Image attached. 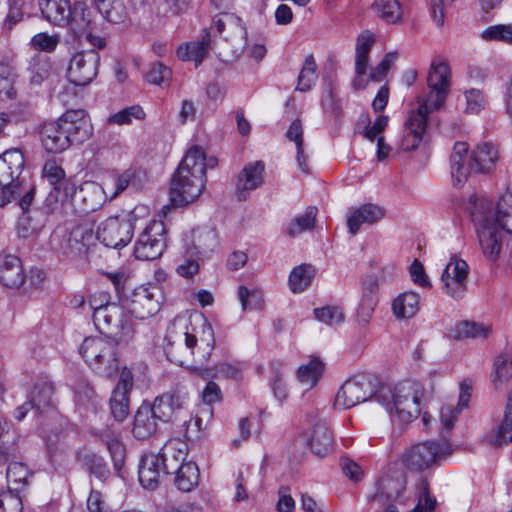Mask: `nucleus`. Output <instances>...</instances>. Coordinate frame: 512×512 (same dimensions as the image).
Wrapping results in <instances>:
<instances>
[{
	"label": "nucleus",
	"instance_id": "obj_8",
	"mask_svg": "<svg viewBox=\"0 0 512 512\" xmlns=\"http://www.w3.org/2000/svg\"><path fill=\"white\" fill-rule=\"evenodd\" d=\"M234 0H211L219 15L213 19L211 29H215L225 41H231V56L239 59L247 48V31L240 17L226 10L233 6Z\"/></svg>",
	"mask_w": 512,
	"mask_h": 512
},
{
	"label": "nucleus",
	"instance_id": "obj_47",
	"mask_svg": "<svg viewBox=\"0 0 512 512\" xmlns=\"http://www.w3.org/2000/svg\"><path fill=\"white\" fill-rule=\"evenodd\" d=\"M324 370V364L317 358L308 364L299 367L297 375L299 381L308 388L314 387L319 381Z\"/></svg>",
	"mask_w": 512,
	"mask_h": 512
},
{
	"label": "nucleus",
	"instance_id": "obj_16",
	"mask_svg": "<svg viewBox=\"0 0 512 512\" xmlns=\"http://www.w3.org/2000/svg\"><path fill=\"white\" fill-rule=\"evenodd\" d=\"M53 392L52 384L47 381L36 384L29 395L28 401L15 409V419L21 421L29 411H33L34 416L43 413L52 404Z\"/></svg>",
	"mask_w": 512,
	"mask_h": 512
},
{
	"label": "nucleus",
	"instance_id": "obj_23",
	"mask_svg": "<svg viewBox=\"0 0 512 512\" xmlns=\"http://www.w3.org/2000/svg\"><path fill=\"white\" fill-rule=\"evenodd\" d=\"M159 421L154 410L150 407V403L143 402L134 416L132 428L134 437L140 440L152 437L157 432Z\"/></svg>",
	"mask_w": 512,
	"mask_h": 512
},
{
	"label": "nucleus",
	"instance_id": "obj_10",
	"mask_svg": "<svg viewBox=\"0 0 512 512\" xmlns=\"http://www.w3.org/2000/svg\"><path fill=\"white\" fill-rule=\"evenodd\" d=\"M93 238L92 230L83 226H76L72 230L57 228L50 237V246L59 255L76 258L86 255Z\"/></svg>",
	"mask_w": 512,
	"mask_h": 512
},
{
	"label": "nucleus",
	"instance_id": "obj_4",
	"mask_svg": "<svg viewBox=\"0 0 512 512\" xmlns=\"http://www.w3.org/2000/svg\"><path fill=\"white\" fill-rule=\"evenodd\" d=\"M205 152L199 146L191 147L179 163L170 182V201L174 207H186L202 194L206 182Z\"/></svg>",
	"mask_w": 512,
	"mask_h": 512
},
{
	"label": "nucleus",
	"instance_id": "obj_60",
	"mask_svg": "<svg viewBox=\"0 0 512 512\" xmlns=\"http://www.w3.org/2000/svg\"><path fill=\"white\" fill-rule=\"evenodd\" d=\"M144 115L143 109L140 106L135 105L117 112L110 117L109 121L118 125H124L129 124L133 118L142 119Z\"/></svg>",
	"mask_w": 512,
	"mask_h": 512
},
{
	"label": "nucleus",
	"instance_id": "obj_56",
	"mask_svg": "<svg viewBox=\"0 0 512 512\" xmlns=\"http://www.w3.org/2000/svg\"><path fill=\"white\" fill-rule=\"evenodd\" d=\"M23 17V1L8 0V12L3 22L2 28L6 31H11L17 23L23 20Z\"/></svg>",
	"mask_w": 512,
	"mask_h": 512
},
{
	"label": "nucleus",
	"instance_id": "obj_39",
	"mask_svg": "<svg viewBox=\"0 0 512 512\" xmlns=\"http://www.w3.org/2000/svg\"><path fill=\"white\" fill-rule=\"evenodd\" d=\"M96 435L104 442L110 452L114 468L120 470L125 459V448L121 442L120 434L110 428L96 432Z\"/></svg>",
	"mask_w": 512,
	"mask_h": 512
},
{
	"label": "nucleus",
	"instance_id": "obj_59",
	"mask_svg": "<svg viewBox=\"0 0 512 512\" xmlns=\"http://www.w3.org/2000/svg\"><path fill=\"white\" fill-rule=\"evenodd\" d=\"M397 59V53H387L382 61L371 70L369 78L374 82H381L386 77L388 71Z\"/></svg>",
	"mask_w": 512,
	"mask_h": 512
},
{
	"label": "nucleus",
	"instance_id": "obj_25",
	"mask_svg": "<svg viewBox=\"0 0 512 512\" xmlns=\"http://www.w3.org/2000/svg\"><path fill=\"white\" fill-rule=\"evenodd\" d=\"M161 458L156 454L144 455L139 465V481L145 488L154 490L163 476L168 475L160 464Z\"/></svg>",
	"mask_w": 512,
	"mask_h": 512
},
{
	"label": "nucleus",
	"instance_id": "obj_61",
	"mask_svg": "<svg viewBox=\"0 0 512 512\" xmlns=\"http://www.w3.org/2000/svg\"><path fill=\"white\" fill-rule=\"evenodd\" d=\"M457 330L458 336L467 338H485L489 332L487 327L468 321L460 323Z\"/></svg>",
	"mask_w": 512,
	"mask_h": 512
},
{
	"label": "nucleus",
	"instance_id": "obj_38",
	"mask_svg": "<svg viewBox=\"0 0 512 512\" xmlns=\"http://www.w3.org/2000/svg\"><path fill=\"white\" fill-rule=\"evenodd\" d=\"M193 251L191 255H198L203 259L214 251L217 246V234L211 228H198L192 232Z\"/></svg>",
	"mask_w": 512,
	"mask_h": 512
},
{
	"label": "nucleus",
	"instance_id": "obj_44",
	"mask_svg": "<svg viewBox=\"0 0 512 512\" xmlns=\"http://www.w3.org/2000/svg\"><path fill=\"white\" fill-rule=\"evenodd\" d=\"M372 10L383 21L397 23L402 18V8L398 0H374Z\"/></svg>",
	"mask_w": 512,
	"mask_h": 512
},
{
	"label": "nucleus",
	"instance_id": "obj_24",
	"mask_svg": "<svg viewBox=\"0 0 512 512\" xmlns=\"http://www.w3.org/2000/svg\"><path fill=\"white\" fill-rule=\"evenodd\" d=\"M69 13L71 16H68L69 22L66 26H69L78 35H84L87 31L96 30L95 13L86 2L75 1Z\"/></svg>",
	"mask_w": 512,
	"mask_h": 512
},
{
	"label": "nucleus",
	"instance_id": "obj_36",
	"mask_svg": "<svg viewBox=\"0 0 512 512\" xmlns=\"http://www.w3.org/2000/svg\"><path fill=\"white\" fill-rule=\"evenodd\" d=\"M159 301L153 298V295L147 290L137 293L131 301L129 316L137 319H146L154 316L159 311Z\"/></svg>",
	"mask_w": 512,
	"mask_h": 512
},
{
	"label": "nucleus",
	"instance_id": "obj_26",
	"mask_svg": "<svg viewBox=\"0 0 512 512\" xmlns=\"http://www.w3.org/2000/svg\"><path fill=\"white\" fill-rule=\"evenodd\" d=\"M67 135L59 119L46 122L40 130V139L44 149L50 153H60L69 148Z\"/></svg>",
	"mask_w": 512,
	"mask_h": 512
},
{
	"label": "nucleus",
	"instance_id": "obj_64",
	"mask_svg": "<svg viewBox=\"0 0 512 512\" xmlns=\"http://www.w3.org/2000/svg\"><path fill=\"white\" fill-rule=\"evenodd\" d=\"M43 176L47 178L53 188L67 178L64 169L56 161H47L45 163Z\"/></svg>",
	"mask_w": 512,
	"mask_h": 512
},
{
	"label": "nucleus",
	"instance_id": "obj_45",
	"mask_svg": "<svg viewBox=\"0 0 512 512\" xmlns=\"http://www.w3.org/2000/svg\"><path fill=\"white\" fill-rule=\"evenodd\" d=\"M133 179V172L126 170L122 173H114L104 183V189L109 201L118 197L127 189Z\"/></svg>",
	"mask_w": 512,
	"mask_h": 512
},
{
	"label": "nucleus",
	"instance_id": "obj_35",
	"mask_svg": "<svg viewBox=\"0 0 512 512\" xmlns=\"http://www.w3.org/2000/svg\"><path fill=\"white\" fill-rule=\"evenodd\" d=\"M78 190L79 188H77L75 179L73 177H67L60 182V184L55 186V188H52L46 198V204L51 209H54V205L59 202H70L76 206Z\"/></svg>",
	"mask_w": 512,
	"mask_h": 512
},
{
	"label": "nucleus",
	"instance_id": "obj_41",
	"mask_svg": "<svg viewBox=\"0 0 512 512\" xmlns=\"http://www.w3.org/2000/svg\"><path fill=\"white\" fill-rule=\"evenodd\" d=\"M99 13L112 24H122L128 20V11L122 0H95Z\"/></svg>",
	"mask_w": 512,
	"mask_h": 512
},
{
	"label": "nucleus",
	"instance_id": "obj_30",
	"mask_svg": "<svg viewBox=\"0 0 512 512\" xmlns=\"http://www.w3.org/2000/svg\"><path fill=\"white\" fill-rule=\"evenodd\" d=\"M38 5L43 17L54 25L64 27L71 16V4L69 0H38Z\"/></svg>",
	"mask_w": 512,
	"mask_h": 512
},
{
	"label": "nucleus",
	"instance_id": "obj_49",
	"mask_svg": "<svg viewBox=\"0 0 512 512\" xmlns=\"http://www.w3.org/2000/svg\"><path fill=\"white\" fill-rule=\"evenodd\" d=\"M51 69L52 64L49 59L40 56L33 57L28 66L30 83L41 85L44 80L49 78Z\"/></svg>",
	"mask_w": 512,
	"mask_h": 512
},
{
	"label": "nucleus",
	"instance_id": "obj_34",
	"mask_svg": "<svg viewBox=\"0 0 512 512\" xmlns=\"http://www.w3.org/2000/svg\"><path fill=\"white\" fill-rule=\"evenodd\" d=\"M391 308L397 320L410 319L420 309V297L412 291L403 292L393 299Z\"/></svg>",
	"mask_w": 512,
	"mask_h": 512
},
{
	"label": "nucleus",
	"instance_id": "obj_27",
	"mask_svg": "<svg viewBox=\"0 0 512 512\" xmlns=\"http://www.w3.org/2000/svg\"><path fill=\"white\" fill-rule=\"evenodd\" d=\"M25 280L20 259L14 255H0V283L8 288H19Z\"/></svg>",
	"mask_w": 512,
	"mask_h": 512
},
{
	"label": "nucleus",
	"instance_id": "obj_18",
	"mask_svg": "<svg viewBox=\"0 0 512 512\" xmlns=\"http://www.w3.org/2000/svg\"><path fill=\"white\" fill-rule=\"evenodd\" d=\"M264 170L262 161L248 163L243 167L235 184V196L239 201L246 200L251 191L261 186Z\"/></svg>",
	"mask_w": 512,
	"mask_h": 512
},
{
	"label": "nucleus",
	"instance_id": "obj_40",
	"mask_svg": "<svg viewBox=\"0 0 512 512\" xmlns=\"http://www.w3.org/2000/svg\"><path fill=\"white\" fill-rule=\"evenodd\" d=\"M374 43L375 37L370 31H364L358 36L355 55V73L357 77L366 74L369 63V53Z\"/></svg>",
	"mask_w": 512,
	"mask_h": 512
},
{
	"label": "nucleus",
	"instance_id": "obj_5",
	"mask_svg": "<svg viewBox=\"0 0 512 512\" xmlns=\"http://www.w3.org/2000/svg\"><path fill=\"white\" fill-rule=\"evenodd\" d=\"M498 160V150L484 142L469 153L466 142H456L450 155V173L453 185L460 187L471 173L489 172Z\"/></svg>",
	"mask_w": 512,
	"mask_h": 512
},
{
	"label": "nucleus",
	"instance_id": "obj_50",
	"mask_svg": "<svg viewBox=\"0 0 512 512\" xmlns=\"http://www.w3.org/2000/svg\"><path fill=\"white\" fill-rule=\"evenodd\" d=\"M84 468L101 481H106L110 475V471L103 457L95 454H85L83 459Z\"/></svg>",
	"mask_w": 512,
	"mask_h": 512
},
{
	"label": "nucleus",
	"instance_id": "obj_14",
	"mask_svg": "<svg viewBox=\"0 0 512 512\" xmlns=\"http://www.w3.org/2000/svg\"><path fill=\"white\" fill-rule=\"evenodd\" d=\"M134 224L130 219L109 217L97 229L96 238L106 247L119 249L132 239Z\"/></svg>",
	"mask_w": 512,
	"mask_h": 512
},
{
	"label": "nucleus",
	"instance_id": "obj_46",
	"mask_svg": "<svg viewBox=\"0 0 512 512\" xmlns=\"http://www.w3.org/2000/svg\"><path fill=\"white\" fill-rule=\"evenodd\" d=\"M509 442H512V390L507 395L504 417L493 444L501 446Z\"/></svg>",
	"mask_w": 512,
	"mask_h": 512
},
{
	"label": "nucleus",
	"instance_id": "obj_53",
	"mask_svg": "<svg viewBox=\"0 0 512 512\" xmlns=\"http://www.w3.org/2000/svg\"><path fill=\"white\" fill-rule=\"evenodd\" d=\"M442 289L455 300L462 299L467 291V280H461L449 276L448 271H443L441 275Z\"/></svg>",
	"mask_w": 512,
	"mask_h": 512
},
{
	"label": "nucleus",
	"instance_id": "obj_2",
	"mask_svg": "<svg viewBox=\"0 0 512 512\" xmlns=\"http://www.w3.org/2000/svg\"><path fill=\"white\" fill-rule=\"evenodd\" d=\"M166 354L169 360L189 368L202 378L215 377L213 369L207 366L215 348V334L212 325L203 321L201 329L189 331L185 318H175L167 329Z\"/></svg>",
	"mask_w": 512,
	"mask_h": 512
},
{
	"label": "nucleus",
	"instance_id": "obj_43",
	"mask_svg": "<svg viewBox=\"0 0 512 512\" xmlns=\"http://www.w3.org/2000/svg\"><path fill=\"white\" fill-rule=\"evenodd\" d=\"M316 269L311 264H301L293 268L289 275V287L293 293H300L307 289L313 278Z\"/></svg>",
	"mask_w": 512,
	"mask_h": 512
},
{
	"label": "nucleus",
	"instance_id": "obj_57",
	"mask_svg": "<svg viewBox=\"0 0 512 512\" xmlns=\"http://www.w3.org/2000/svg\"><path fill=\"white\" fill-rule=\"evenodd\" d=\"M60 42L58 35H49L45 32H40L34 35L31 39V46L39 51L47 53L53 52Z\"/></svg>",
	"mask_w": 512,
	"mask_h": 512
},
{
	"label": "nucleus",
	"instance_id": "obj_7",
	"mask_svg": "<svg viewBox=\"0 0 512 512\" xmlns=\"http://www.w3.org/2000/svg\"><path fill=\"white\" fill-rule=\"evenodd\" d=\"M122 340L106 336L86 337L79 352L85 362L100 376L110 378L119 369L117 346Z\"/></svg>",
	"mask_w": 512,
	"mask_h": 512
},
{
	"label": "nucleus",
	"instance_id": "obj_12",
	"mask_svg": "<svg viewBox=\"0 0 512 512\" xmlns=\"http://www.w3.org/2000/svg\"><path fill=\"white\" fill-rule=\"evenodd\" d=\"M165 247V224L162 221L153 220L139 234L134 246V255L140 260H154L162 255Z\"/></svg>",
	"mask_w": 512,
	"mask_h": 512
},
{
	"label": "nucleus",
	"instance_id": "obj_22",
	"mask_svg": "<svg viewBox=\"0 0 512 512\" xmlns=\"http://www.w3.org/2000/svg\"><path fill=\"white\" fill-rule=\"evenodd\" d=\"M188 453V445L181 439H170L162 447L161 451L156 454L161 458L160 464L163 466L168 475L174 474L175 470L185 463Z\"/></svg>",
	"mask_w": 512,
	"mask_h": 512
},
{
	"label": "nucleus",
	"instance_id": "obj_32",
	"mask_svg": "<svg viewBox=\"0 0 512 512\" xmlns=\"http://www.w3.org/2000/svg\"><path fill=\"white\" fill-rule=\"evenodd\" d=\"M471 389L472 384L469 380H464L460 384V394L458 405L456 408L452 406L445 405L440 410V420L443 426V429L449 432L453 427L454 423L458 417V414L462 409L468 407V403L471 397Z\"/></svg>",
	"mask_w": 512,
	"mask_h": 512
},
{
	"label": "nucleus",
	"instance_id": "obj_51",
	"mask_svg": "<svg viewBox=\"0 0 512 512\" xmlns=\"http://www.w3.org/2000/svg\"><path fill=\"white\" fill-rule=\"evenodd\" d=\"M317 208L310 206L303 215L296 217L288 226L287 233L295 237L306 230H310L315 225Z\"/></svg>",
	"mask_w": 512,
	"mask_h": 512
},
{
	"label": "nucleus",
	"instance_id": "obj_19",
	"mask_svg": "<svg viewBox=\"0 0 512 512\" xmlns=\"http://www.w3.org/2000/svg\"><path fill=\"white\" fill-rule=\"evenodd\" d=\"M24 167V156L19 149H10L0 155V186L22 185L19 176Z\"/></svg>",
	"mask_w": 512,
	"mask_h": 512
},
{
	"label": "nucleus",
	"instance_id": "obj_1",
	"mask_svg": "<svg viewBox=\"0 0 512 512\" xmlns=\"http://www.w3.org/2000/svg\"><path fill=\"white\" fill-rule=\"evenodd\" d=\"M423 387L414 381H404L394 387L380 385L376 388V379L367 374L355 375L346 380L337 392L335 406L349 409L369 399H375L385 407L393 419L409 423L420 412V399Z\"/></svg>",
	"mask_w": 512,
	"mask_h": 512
},
{
	"label": "nucleus",
	"instance_id": "obj_48",
	"mask_svg": "<svg viewBox=\"0 0 512 512\" xmlns=\"http://www.w3.org/2000/svg\"><path fill=\"white\" fill-rule=\"evenodd\" d=\"M318 78L317 64L312 55L305 57L303 66L298 76L297 90L307 92L311 90Z\"/></svg>",
	"mask_w": 512,
	"mask_h": 512
},
{
	"label": "nucleus",
	"instance_id": "obj_15",
	"mask_svg": "<svg viewBox=\"0 0 512 512\" xmlns=\"http://www.w3.org/2000/svg\"><path fill=\"white\" fill-rule=\"evenodd\" d=\"M59 121L67 135L69 147L85 142L93 133L92 123L84 110H69L59 118Z\"/></svg>",
	"mask_w": 512,
	"mask_h": 512
},
{
	"label": "nucleus",
	"instance_id": "obj_63",
	"mask_svg": "<svg viewBox=\"0 0 512 512\" xmlns=\"http://www.w3.org/2000/svg\"><path fill=\"white\" fill-rule=\"evenodd\" d=\"M22 509V500L19 495L12 491L0 493V512H21Z\"/></svg>",
	"mask_w": 512,
	"mask_h": 512
},
{
	"label": "nucleus",
	"instance_id": "obj_3",
	"mask_svg": "<svg viewBox=\"0 0 512 512\" xmlns=\"http://www.w3.org/2000/svg\"><path fill=\"white\" fill-rule=\"evenodd\" d=\"M428 95L418 99L419 106L409 112L404 123L400 149L409 152L418 148L428 128V116L445 102L450 86V68L441 58L435 59L427 77Z\"/></svg>",
	"mask_w": 512,
	"mask_h": 512
},
{
	"label": "nucleus",
	"instance_id": "obj_54",
	"mask_svg": "<svg viewBox=\"0 0 512 512\" xmlns=\"http://www.w3.org/2000/svg\"><path fill=\"white\" fill-rule=\"evenodd\" d=\"M16 79L15 67L9 62H0V92L12 97L14 95L13 84Z\"/></svg>",
	"mask_w": 512,
	"mask_h": 512
},
{
	"label": "nucleus",
	"instance_id": "obj_37",
	"mask_svg": "<svg viewBox=\"0 0 512 512\" xmlns=\"http://www.w3.org/2000/svg\"><path fill=\"white\" fill-rule=\"evenodd\" d=\"M309 445L313 453L319 457H325L333 451L334 439L325 424L318 423L314 426L309 438Z\"/></svg>",
	"mask_w": 512,
	"mask_h": 512
},
{
	"label": "nucleus",
	"instance_id": "obj_21",
	"mask_svg": "<svg viewBox=\"0 0 512 512\" xmlns=\"http://www.w3.org/2000/svg\"><path fill=\"white\" fill-rule=\"evenodd\" d=\"M108 200L104 186L94 181H85L79 186L76 206L88 213L99 209Z\"/></svg>",
	"mask_w": 512,
	"mask_h": 512
},
{
	"label": "nucleus",
	"instance_id": "obj_20",
	"mask_svg": "<svg viewBox=\"0 0 512 512\" xmlns=\"http://www.w3.org/2000/svg\"><path fill=\"white\" fill-rule=\"evenodd\" d=\"M211 30L204 29L199 39L181 44L176 51L177 57L182 61H193L196 67L201 64L209 51L214 49Z\"/></svg>",
	"mask_w": 512,
	"mask_h": 512
},
{
	"label": "nucleus",
	"instance_id": "obj_31",
	"mask_svg": "<svg viewBox=\"0 0 512 512\" xmlns=\"http://www.w3.org/2000/svg\"><path fill=\"white\" fill-rule=\"evenodd\" d=\"M477 202H486L488 209L495 215L494 222L506 233H512V192L505 193L496 206L485 199H478Z\"/></svg>",
	"mask_w": 512,
	"mask_h": 512
},
{
	"label": "nucleus",
	"instance_id": "obj_58",
	"mask_svg": "<svg viewBox=\"0 0 512 512\" xmlns=\"http://www.w3.org/2000/svg\"><path fill=\"white\" fill-rule=\"evenodd\" d=\"M482 38L512 44V24L490 26L482 32Z\"/></svg>",
	"mask_w": 512,
	"mask_h": 512
},
{
	"label": "nucleus",
	"instance_id": "obj_13",
	"mask_svg": "<svg viewBox=\"0 0 512 512\" xmlns=\"http://www.w3.org/2000/svg\"><path fill=\"white\" fill-rule=\"evenodd\" d=\"M100 55L94 50L75 53L70 59L67 78L75 86L90 84L98 74Z\"/></svg>",
	"mask_w": 512,
	"mask_h": 512
},
{
	"label": "nucleus",
	"instance_id": "obj_42",
	"mask_svg": "<svg viewBox=\"0 0 512 512\" xmlns=\"http://www.w3.org/2000/svg\"><path fill=\"white\" fill-rule=\"evenodd\" d=\"M174 474V483L183 492L192 491L199 483L200 472L198 466L192 461L182 463V466L175 470Z\"/></svg>",
	"mask_w": 512,
	"mask_h": 512
},
{
	"label": "nucleus",
	"instance_id": "obj_52",
	"mask_svg": "<svg viewBox=\"0 0 512 512\" xmlns=\"http://www.w3.org/2000/svg\"><path fill=\"white\" fill-rule=\"evenodd\" d=\"M192 2L193 0H163L152 12L157 17L175 16L187 11Z\"/></svg>",
	"mask_w": 512,
	"mask_h": 512
},
{
	"label": "nucleus",
	"instance_id": "obj_6",
	"mask_svg": "<svg viewBox=\"0 0 512 512\" xmlns=\"http://www.w3.org/2000/svg\"><path fill=\"white\" fill-rule=\"evenodd\" d=\"M486 202H477L476 196L469 197L467 209L474 222L483 255L491 262L499 259L503 246L504 230L494 222V214Z\"/></svg>",
	"mask_w": 512,
	"mask_h": 512
},
{
	"label": "nucleus",
	"instance_id": "obj_29",
	"mask_svg": "<svg viewBox=\"0 0 512 512\" xmlns=\"http://www.w3.org/2000/svg\"><path fill=\"white\" fill-rule=\"evenodd\" d=\"M385 211L375 204H364L354 210L347 219V226L350 234L355 235L362 224H374L384 217Z\"/></svg>",
	"mask_w": 512,
	"mask_h": 512
},
{
	"label": "nucleus",
	"instance_id": "obj_33",
	"mask_svg": "<svg viewBox=\"0 0 512 512\" xmlns=\"http://www.w3.org/2000/svg\"><path fill=\"white\" fill-rule=\"evenodd\" d=\"M490 381L496 391L504 390L512 382V357L508 353L495 357Z\"/></svg>",
	"mask_w": 512,
	"mask_h": 512
},
{
	"label": "nucleus",
	"instance_id": "obj_28",
	"mask_svg": "<svg viewBox=\"0 0 512 512\" xmlns=\"http://www.w3.org/2000/svg\"><path fill=\"white\" fill-rule=\"evenodd\" d=\"M185 397L179 393L163 394L155 398L150 407L160 421H172L176 412L184 408Z\"/></svg>",
	"mask_w": 512,
	"mask_h": 512
},
{
	"label": "nucleus",
	"instance_id": "obj_9",
	"mask_svg": "<svg viewBox=\"0 0 512 512\" xmlns=\"http://www.w3.org/2000/svg\"><path fill=\"white\" fill-rule=\"evenodd\" d=\"M93 322L99 332L109 338L126 340L133 333L131 316L117 303L95 312Z\"/></svg>",
	"mask_w": 512,
	"mask_h": 512
},
{
	"label": "nucleus",
	"instance_id": "obj_11",
	"mask_svg": "<svg viewBox=\"0 0 512 512\" xmlns=\"http://www.w3.org/2000/svg\"><path fill=\"white\" fill-rule=\"evenodd\" d=\"M443 441H426L412 446L404 455L403 462L412 470L422 471L438 460L452 454V447L442 434Z\"/></svg>",
	"mask_w": 512,
	"mask_h": 512
},
{
	"label": "nucleus",
	"instance_id": "obj_17",
	"mask_svg": "<svg viewBox=\"0 0 512 512\" xmlns=\"http://www.w3.org/2000/svg\"><path fill=\"white\" fill-rule=\"evenodd\" d=\"M133 386L132 373L124 369L121 372L119 381L112 392L110 398L111 414L117 421H123L127 418L130 411V391Z\"/></svg>",
	"mask_w": 512,
	"mask_h": 512
},
{
	"label": "nucleus",
	"instance_id": "obj_55",
	"mask_svg": "<svg viewBox=\"0 0 512 512\" xmlns=\"http://www.w3.org/2000/svg\"><path fill=\"white\" fill-rule=\"evenodd\" d=\"M314 316L320 322L330 326H335L344 321V313L341 308L336 306H325L314 309Z\"/></svg>",
	"mask_w": 512,
	"mask_h": 512
},
{
	"label": "nucleus",
	"instance_id": "obj_62",
	"mask_svg": "<svg viewBox=\"0 0 512 512\" xmlns=\"http://www.w3.org/2000/svg\"><path fill=\"white\" fill-rule=\"evenodd\" d=\"M171 76L172 71L169 67H167L163 63H156L147 73L146 79L151 84L161 85L165 82H169Z\"/></svg>",
	"mask_w": 512,
	"mask_h": 512
}]
</instances>
